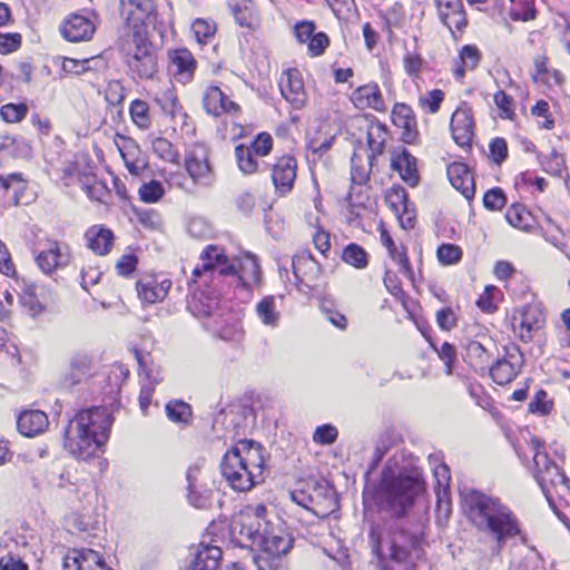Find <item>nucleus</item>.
Here are the masks:
<instances>
[{
    "label": "nucleus",
    "instance_id": "f8f14e48",
    "mask_svg": "<svg viewBox=\"0 0 570 570\" xmlns=\"http://www.w3.org/2000/svg\"><path fill=\"white\" fill-rule=\"evenodd\" d=\"M514 332L523 342H529L533 333L542 328L546 314L539 304H525L515 309L512 316Z\"/></svg>",
    "mask_w": 570,
    "mask_h": 570
},
{
    "label": "nucleus",
    "instance_id": "f704fd0d",
    "mask_svg": "<svg viewBox=\"0 0 570 570\" xmlns=\"http://www.w3.org/2000/svg\"><path fill=\"white\" fill-rule=\"evenodd\" d=\"M465 353L470 365L478 372L484 373L491 362L490 351L478 341H469L465 345Z\"/></svg>",
    "mask_w": 570,
    "mask_h": 570
},
{
    "label": "nucleus",
    "instance_id": "4468645a",
    "mask_svg": "<svg viewBox=\"0 0 570 570\" xmlns=\"http://www.w3.org/2000/svg\"><path fill=\"white\" fill-rule=\"evenodd\" d=\"M69 262V247L57 240H48L46 248L36 256L37 266L47 275L52 274L58 268L67 266Z\"/></svg>",
    "mask_w": 570,
    "mask_h": 570
},
{
    "label": "nucleus",
    "instance_id": "6e6552de",
    "mask_svg": "<svg viewBox=\"0 0 570 570\" xmlns=\"http://www.w3.org/2000/svg\"><path fill=\"white\" fill-rule=\"evenodd\" d=\"M120 50L125 53L124 61L131 78L151 79L158 70V59L145 32L122 37Z\"/></svg>",
    "mask_w": 570,
    "mask_h": 570
},
{
    "label": "nucleus",
    "instance_id": "f03ea898",
    "mask_svg": "<svg viewBox=\"0 0 570 570\" xmlns=\"http://www.w3.org/2000/svg\"><path fill=\"white\" fill-rule=\"evenodd\" d=\"M464 507L478 531L494 540L493 551L497 554L501 553L508 540L521 534L519 519L499 498L473 490L465 494Z\"/></svg>",
    "mask_w": 570,
    "mask_h": 570
},
{
    "label": "nucleus",
    "instance_id": "b1692460",
    "mask_svg": "<svg viewBox=\"0 0 570 570\" xmlns=\"http://www.w3.org/2000/svg\"><path fill=\"white\" fill-rule=\"evenodd\" d=\"M91 358L83 353H77L70 361V366L63 375L62 384L66 387L78 385L91 376Z\"/></svg>",
    "mask_w": 570,
    "mask_h": 570
},
{
    "label": "nucleus",
    "instance_id": "c85d7f7f",
    "mask_svg": "<svg viewBox=\"0 0 570 570\" xmlns=\"http://www.w3.org/2000/svg\"><path fill=\"white\" fill-rule=\"evenodd\" d=\"M48 416L40 410L23 411L17 419L18 431L24 436H35L48 426Z\"/></svg>",
    "mask_w": 570,
    "mask_h": 570
},
{
    "label": "nucleus",
    "instance_id": "f257e3e1",
    "mask_svg": "<svg viewBox=\"0 0 570 570\" xmlns=\"http://www.w3.org/2000/svg\"><path fill=\"white\" fill-rule=\"evenodd\" d=\"M232 540L240 548H257L271 557L286 554L293 539L274 513L268 514L264 504L246 505L229 523Z\"/></svg>",
    "mask_w": 570,
    "mask_h": 570
},
{
    "label": "nucleus",
    "instance_id": "09e8293b",
    "mask_svg": "<svg viewBox=\"0 0 570 570\" xmlns=\"http://www.w3.org/2000/svg\"><path fill=\"white\" fill-rule=\"evenodd\" d=\"M28 114V106L23 102L20 104H6L0 108V116L3 121L8 124H17L26 118Z\"/></svg>",
    "mask_w": 570,
    "mask_h": 570
},
{
    "label": "nucleus",
    "instance_id": "f3484780",
    "mask_svg": "<svg viewBox=\"0 0 570 570\" xmlns=\"http://www.w3.org/2000/svg\"><path fill=\"white\" fill-rule=\"evenodd\" d=\"M440 21L454 36V30L463 31L468 24L462 0H434Z\"/></svg>",
    "mask_w": 570,
    "mask_h": 570
},
{
    "label": "nucleus",
    "instance_id": "774afa93",
    "mask_svg": "<svg viewBox=\"0 0 570 570\" xmlns=\"http://www.w3.org/2000/svg\"><path fill=\"white\" fill-rule=\"evenodd\" d=\"M21 46L20 33H0V53L7 55Z\"/></svg>",
    "mask_w": 570,
    "mask_h": 570
},
{
    "label": "nucleus",
    "instance_id": "de8ad7c7",
    "mask_svg": "<svg viewBox=\"0 0 570 570\" xmlns=\"http://www.w3.org/2000/svg\"><path fill=\"white\" fill-rule=\"evenodd\" d=\"M322 489H315L314 494L306 493L303 490H295L291 492V498L293 502L297 505L311 510L314 514H326L325 511H320L317 508V503L315 502L316 497L321 494Z\"/></svg>",
    "mask_w": 570,
    "mask_h": 570
},
{
    "label": "nucleus",
    "instance_id": "7c9ffc66",
    "mask_svg": "<svg viewBox=\"0 0 570 570\" xmlns=\"http://www.w3.org/2000/svg\"><path fill=\"white\" fill-rule=\"evenodd\" d=\"M513 356L509 358L503 357L497 360L492 365H489V371L493 382L499 385H504L512 382L520 371V364L514 362Z\"/></svg>",
    "mask_w": 570,
    "mask_h": 570
},
{
    "label": "nucleus",
    "instance_id": "49530a36",
    "mask_svg": "<svg viewBox=\"0 0 570 570\" xmlns=\"http://www.w3.org/2000/svg\"><path fill=\"white\" fill-rule=\"evenodd\" d=\"M166 414L173 422L187 423L191 417V407L183 401L173 400L166 404Z\"/></svg>",
    "mask_w": 570,
    "mask_h": 570
},
{
    "label": "nucleus",
    "instance_id": "a18cd8bd",
    "mask_svg": "<svg viewBox=\"0 0 570 570\" xmlns=\"http://www.w3.org/2000/svg\"><path fill=\"white\" fill-rule=\"evenodd\" d=\"M342 259L346 264L352 265L358 269L365 268L367 266L366 252L355 243H352L344 248Z\"/></svg>",
    "mask_w": 570,
    "mask_h": 570
},
{
    "label": "nucleus",
    "instance_id": "4c0bfd02",
    "mask_svg": "<svg viewBox=\"0 0 570 570\" xmlns=\"http://www.w3.org/2000/svg\"><path fill=\"white\" fill-rule=\"evenodd\" d=\"M256 314L267 326H276L279 320V313L276 311L275 297L266 296L256 305Z\"/></svg>",
    "mask_w": 570,
    "mask_h": 570
},
{
    "label": "nucleus",
    "instance_id": "3c124183",
    "mask_svg": "<svg viewBox=\"0 0 570 570\" xmlns=\"http://www.w3.org/2000/svg\"><path fill=\"white\" fill-rule=\"evenodd\" d=\"M553 407V402L548 399L544 390H539L529 403V412L546 416L550 414Z\"/></svg>",
    "mask_w": 570,
    "mask_h": 570
},
{
    "label": "nucleus",
    "instance_id": "680f3d73",
    "mask_svg": "<svg viewBox=\"0 0 570 570\" xmlns=\"http://www.w3.org/2000/svg\"><path fill=\"white\" fill-rule=\"evenodd\" d=\"M443 98V91L434 89L429 91L426 96L420 97L419 102L423 108H428L431 114H435L440 109Z\"/></svg>",
    "mask_w": 570,
    "mask_h": 570
},
{
    "label": "nucleus",
    "instance_id": "79ce46f5",
    "mask_svg": "<svg viewBox=\"0 0 570 570\" xmlns=\"http://www.w3.org/2000/svg\"><path fill=\"white\" fill-rule=\"evenodd\" d=\"M130 117L136 126L140 129H147L151 125V117L149 114V106L146 101L135 99L129 108Z\"/></svg>",
    "mask_w": 570,
    "mask_h": 570
},
{
    "label": "nucleus",
    "instance_id": "58836bf2",
    "mask_svg": "<svg viewBox=\"0 0 570 570\" xmlns=\"http://www.w3.org/2000/svg\"><path fill=\"white\" fill-rule=\"evenodd\" d=\"M252 148L240 144L235 148V157L239 169L244 174H254L258 170L257 157Z\"/></svg>",
    "mask_w": 570,
    "mask_h": 570
},
{
    "label": "nucleus",
    "instance_id": "338daca9",
    "mask_svg": "<svg viewBox=\"0 0 570 570\" xmlns=\"http://www.w3.org/2000/svg\"><path fill=\"white\" fill-rule=\"evenodd\" d=\"M321 308L326 315L327 321L331 322L335 327L344 330L347 326V320L345 315L333 309L330 302H323Z\"/></svg>",
    "mask_w": 570,
    "mask_h": 570
},
{
    "label": "nucleus",
    "instance_id": "4d7b16f0",
    "mask_svg": "<svg viewBox=\"0 0 570 570\" xmlns=\"http://www.w3.org/2000/svg\"><path fill=\"white\" fill-rule=\"evenodd\" d=\"M92 61V58L90 59H72V58H63L61 68L66 73L70 75H82L86 71L90 70V62Z\"/></svg>",
    "mask_w": 570,
    "mask_h": 570
},
{
    "label": "nucleus",
    "instance_id": "9d476101",
    "mask_svg": "<svg viewBox=\"0 0 570 570\" xmlns=\"http://www.w3.org/2000/svg\"><path fill=\"white\" fill-rule=\"evenodd\" d=\"M185 169L194 185H212L213 169L208 160V150L204 145L194 144L186 150Z\"/></svg>",
    "mask_w": 570,
    "mask_h": 570
},
{
    "label": "nucleus",
    "instance_id": "13d9d810",
    "mask_svg": "<svg viewBox=\"0 0 570 570\" xmlns=\"http://www.w3.org/2000/svg\"><path fill=\"white\" fill-rule=\"evenodd\" d=\"M490 157L497 165L502 164L508 157V144L504 138L497 137L489 145Z\"/></svg>",
    "mask_w": 570,
    "mask_h": 570
},
{
    "label": "nucleus",
    "instance_id": "ea45409f",
    "mask_svg": "<svg viewBox=\"0 0 570 570\" xmlns=\"http://www.w3.org/2000/svg\"><path fill=\"white\" fill-rule=\"evenodd\" d=\"M191 30L196 41L200 46H204L213 42L216 33V24L212 20L198 18L191 23Z\"/></svg>",
    "mask_w": 570,
    "mask_h": 570
},
{
    "label": "nucleus",
    "instance_id": "a211bd4d",
    "mask_svg": "<svg viewBox=\"0 0 570 570\" xmlns=\"http://www.w3.org/2000/svg\"><path fill=\"white\" fill-rule=\"evenodd\" d=\"M108 566L104 557L92 549L70 550L63 558L62 570H102Z\"/></svg>",
    "mask_w": 570,
    "mask_h": 570
},
{
    "label": "nucleus",
    "instance_id": "39448f33",
    "mask_svg": "<svg viewBox=\"0 0 570 570\" xmlns=\"http://www.w3.org/2000/svg\"><path fill=\"white\" fill-rule=\"evenodd\" d=\"M262 445L253 440H239L223 456L220 472L236 491H248L262 473L264 458Z\"/></svg>",
    "mask_w": 570,
    "mask_h": 570
},
{
    "label": "nucleus",
    "instance_id": "69168bd1",
    "mask_svg": "<svg viewBox=\"0 0 570 570\" xmlns=\"http://www.w3.org/2000/svg\"><path fill=\"white\" fill-rule=\"evenodd\" d=\"M439 357L444 362L445 365V374L451 375L453 373V366L456 358L455 347L449 343L444 342L441 345V348L438 351Z\"/></svg>",
    "mask_w": 570,
    "mask_h": 570
},
{
    "label": "nucleus",
    "instance_id": "412c9836",
    "mask_svg": "<svg viewBox=\"0 0 570 570\" xmlns=\"http://www.w3.org/2000/svg\"><path fill=\"white\" fill-rule=\"evenodd\" d=\"M292 268L296 281L307 286H313L322 274L321 265L305 250L293 257Z\"/></svg>",
    "mask_w": 570,
    "mask_h": 570
},
{
    "label": "nucleus",
    "instance_id": "e433bc0d",
    "mask_svg": "<svg viewBox=\"0 0 570 570\" xmlns=\"http://www.w3.org/2000/svg\"><path fill=\"white\" fill-rule=\"evenodd\" d=\"M374 159L366 157L363 160L357 154L351 158V180L353 184L363 185L370 179L371 170L374 166Z\"/></svg>",
    "mask_w": 570,
    "mask_h": 570
},
{
    "label": "nucleus",
    "instance_id": "864d4df0",
    "mask_svg": "<svg viewBox=\"0 0 570 570\" xmlns=\"http://www.w3.org/2000/svg\"><path fill=\"white\" fill-rule=\"evenodd\" d=\"M436 255L441 264L451 265L461 259L462 250L456 245L443 244L438 248Z\"/></svg>",
    "mask_w": 570,
    "mask_h": 570
},
{
    "label": "nucleus",
    "instance_id": "c756f323",
    "mask_svg": "<svg viewBox=\"0 0 570 570\" xmlns=\"http://www.w3.org/2000/svg\"><path fill=\"white\" fill-rule=\"evenodd\" d=\"M391 166L396 170L401 178L411 187L419 183V174L416 168V158L412 156L406 149L396 154L391 159Z\"/></svg>",
    "mask_w": 570,
    "mask_h": 570
},
{
    "label": "nucleus",
    "instance_id": "5701e85b",
    "mask_svg": "<svg viewBox=\"0 0 570 570\" xmlns=\"http://www.w3.org/2000/svg\"><path fill=\"white\" fill-rule=\"evenodd\" d=\"M393 124L403 129V140L412 144L416 140L417 124L412 108L406 104H395L391 115Z\"/></svg>",
    "mask_w": 570,
    "mask_h": 570
},
{
    "label": "nucleus",
    "instance_id": "2f4dec72",
    "mask_svg": "<svg viewBox=\"0 0 570 570\" xmlns=\"http://www.w3.org/2000/svg\"><path fill=\"white\" fill-rule=\"evenodd\" d=\"M19 301L21 306L31 315L37 316L45 311V305L39 297V287L27 281L19 284Z\"/></svg>",
    "mask_w": 570,
    "mask_h": 570
},
{
    "label": "nucleus",
    "instance_id": "1a4fd4ad",
    "mask_svg": "<svg viewBox=\"0 0 570 570\" xmlns=\"http://www.w3.org/2000/svg\"><path fill=\"white\" fill-rule=\"evenodd\" d=\"M530 446L533 452L534 478L559 520L568 524V518L561 513L553 503L549 494V487L557 488L563 485L570 489V480L567 478L563 470L549 459L548 453L544 451V445L538 438L533 436L531 439Z\"/></svg>",
    "mask_w": 570,
    "mask_h": 570
},
{
    "label": "nucleus",
    "instance_id": "bb28decb",
    "mask_svg": "<svg viewBox=\"0 0 570 570\" xmlns=\"http://www.w3.org/2000/svg\"><path fill=\"white\" fill-rule=\"evenodd\" d=\"M223 552L216 546H203L197 550L190 563V570H217ZM227 570H245L238 564H233Z\"/></svg>",
    "mask_w": 570,
    "mask_h": 570
},
{
    "label": "nucleus",
    "instance_id": "052dcab7",
    "mask_svg": "<svg viewBox=\"0 0 570 570\" xmlns=\"http://www.w3.org/2000/svg\"><path fill=\"white\" fill-rule=\"evenodd\" d=\"M248 147L252 148L256 155L264 157L272 151L273 138L267 132H261Z\"/></svg>",
    "mask_w": 570,
    "mask_h": 570
},
{
    "label": "nucleus",
    "instance_id": "cd10ccee",
    "mask_svg": "<svg viewBox=\"0 0 570 570\" xmlns=\"http://www.w3.org/2000/svg\"><path fill=\"white\" fill-rule=\"evenodd\" d=\"M169 57L171 66L175 68L176 80L184 83L190 81L197 65L193 53L188 49L181 48L170 51Z\"/></svg>",
    "mask_w": 570,
    "mask_h": 570
},
{
    "label": "nucleus",
    "instance_id": "393cba45",
    "mask_svg": "<svg viewBox=\"0 0 570 570\" xmlns=\"http://www.w3.org/2000/svg\"><path fill=\"white\" fill-rule=\"evenodd\" d=\"M353 104L360 108H371L376 111H384L385 104L379 86L374 82L358 87L352 94Z\"/></svg>",
    "mask_w": 570,
    "mask_h": 570
},
{
    "label": "nucleus",
    "instance_id": "2eb2a0df",
    "mask_svg": "<svg viewBox=\"0 0 570 570\" xmlns=\"http://www.w3.org/2000/svg\"><path fill=\"white\" fill-rule=\"evenodd\" d=\"M203 106L205 111L214 117H220L226 114L236 115L240 111V107L216 85L208 86L205 89Z\"/></svg>",
    "mask_w": 570,
    "mask_h": 570
},
{
    "label": "nucleus",
    "instance_id": "bf43d9fd",
    "mask_svg": "<svg viewBox=\"0 0 570 570\" xmlns=\"http://www.w3.org/2000/svg\"><path fill=\"white\" fill-rule=\"evenodd\" d=\"M544 239L560 249L562 253H567L568 244L566 242V235L557 226L550 225L544 230Z\"/></svg>",
    "mask_w": 570,
    "mask_h": 570
},
{
    "label": "nucleus",
    "instance_id": "603ef678",
    "mask_svg": "<svg viewBox=\"0 0 570 570\" xmlns=\"http://www.w3.org/2000/svg\"><path fill=\"white\" fill-rule=\"evenodd\" d=\"M139 196L144 203H156L164 196V188L160 181L151 180L141 185Z\"/></svg>",
    "mask_w": 570,
    "mask_h": 570
},
{
    "label": "nucleus",
    "instance_id": "a878e982",
    "mask_svg": "<svg viewBox=\"0 0 570 570\" xmlns=\"http://www.w3.org/2000/svg\"><path fill=\"white\" fill-rule=\"evenodd\" d=\"M170 286L171 281L167 278L159 282L154 277H147L137 283V293L142 302L154 304L167 296Z\"/></svg>",
    "mask_w": 570,
    "mask_h": 570
},
{
    "label": "nucleus",
    "instance_id": "0eeeda50",
    "mask_svg": "<svg viewBox=\"0 0 570 570\" xmlns=\"http://www.w3.org/2000/svg\"><path fill=\"white\" fill-rule=\"evenodd\" d=\"M202 267H195L194 276H199L202 272H210L212 278L230 277V285L248 287L250 283H258L261 277L259 265L256 259L248 258L238 272L233 264L227 263V256L224 249L215 245H208L200 254Z\"/></svg>",
    "mask_w": 570,
    "mask_h": 570
},
{
    "label": "nucleus",
    "instance_id": "20e7f679",
    "mask_svg": "<svg viewBox=\"0 0 570 570\" xmlns=\"http://www.w3.org/2000/svg\"><path fill=\"white\" fill-rule=\"evenodd\" d=\"M423 491L424 482L419 471H401L394 469L389 461L376 491L377 505L391 517L401 518Z\"/></svg>",
    "mask_w": 570,
    "mask_h": 570
},
{
    "label": "nucleus",
    "instance_id": "423d86ee",
    "mask_svg": "<svg viewBox=\"0 0 570 570\" xmlns=\"http://www.w3.org/2000/svg\"><path fill=\"white\" fill-rule=\"evenodd\" d=\"M384 530L372 525L368 532V544L382 566V570H411L414 554L421 549V535L406 530L394 532L384 546Z\"/></svg>",
    "mask_w": 570,
    "mask_h": 570
},
{
    "label": "nucleus",
    "instance_id": "72a5a7b5",
    "mask_svg": "<svg viewBox=\"0 0 570 570\" xmlns=\"http://www.w3.org/2000/svg\"><path fill=\"white\" fill-rule=\"evenodd\" d=\"M482 53L475 45H464L459 51V59L454 76L462 79L468 70H474L480 61Z\"/></svg>",
    "mask_w": 570,
    "mask_h": 570
},
{
    "label": "nucleus",
    "instance_id": "7ed1b4c3",
    "mask_svg": "<svg viewBox=\"0 0 570 570\" xmlns=\"http://www.w3.org/2000/svg\"><path fill=\"white\" fill-rule=\"evenodd\" d=\"M112 415L106 406L80 410L65 429L63 448L76 459L94 458L109 439Z\"/></svg>",
    "mask_w": 570,
    "mask_h": 570
},
{
    "label": "nucleus",
    "instance_id": "6e6d98bb",
    "mask_svg": "<svg viewBox=\"0 0 570 570\" xmlns=\"http://www.w3.org/2000/svg\"><path fill=\"white\" fill-rule=\"evenodd\" d=\"M505 195L499 187L488 190L483 196V205L490 210H500L505 205Z\"/></svg>",
    "mask_w": 570,
    "mask_h": 570
},
{
    "label": "nucleus",
    "instance_id": "c03bdc74",
    "mask_svg": "<svg viewBox=\"0 0 570 570\" xmlns=\"http://www.w3.org/2000/svg\"><path fill=\"white\" fill-rule=\"evenodd\" d=\"M187 500L196 509L208 510L213 507L212 490H202L199 485L187 489Z\"/></svg>",
    "mask_w": 570,
    "mask_h": 570
},
{
    "label": "nucleus",
    "instance_id": "9b49d317",
    "mask_svg": "<svg viewBox=\"0 0 570 570\" xmlns=\"http://www.w3.org/2000/svg\"><path fill=\"white\" fill-rule=\"evenodd\" d=\"M154 11L151 0H121L120 14L124 19L122 37L144 32V26Z\"/></svg>",
    "mask_w": 570,
    "mask_h": 570
},
{
    "label": "nucleus",
    "instance_id": "473e14b6",
    "mask_svg": "<svg viewBox=\"0 0 570 570\" xmlns=\"http://www.w3.org/2000/svg\"><path fill=\"white\" fill-rule=\"evenodd\" d=\"M85 237L89 248L98 255L108 254L114 244L112 232L100 226L90 227L86 232Z\"/></svg>",
    "mask_w": 570,
    "mask_h": 570
},
{
    "label": "nucleus",
    "instance_id": "aec40b11",
    "mask_svg": "<svg viewBox=\"0 0 570 570\" xmlns=\"http://www.w3.org/2000/svg\"><path fill=\"white\" fill-rule=\"evenodd\" d=\"M96 27L94 22L81 16L70 14L60 26L62 37L70 42H79L91 39Z\"/></svg>",
    "mask_w": 570,
    "mask_h": 570
},
{
    "label": "nucleus",
    "instance_id": "a19ab883",
    "mask_svg": "<svg viewBox=\"0 0 570 570\" xmlns=\"http://www.w3.org/2000/svg\"><path fill=\"white\" fill-rule=\"evenodd\" d=\"M509 16L514 21H530L535 18V8L532 0H511Z\"/></svg>",
    "mask_w": 570,
    "mask_h": 570
},
{
    "label": "nucleus",
    "instance_id": "0e129e2a",
    "mask_svg": "<svg viewBox=\"0 0 570 570\" xmlns=\"http://www.w3.org/2000/svg\"><path fill=\"white\" fill-rule=\"evenodd\" d=\"M436 323L442 331H451L458 324L455 312L451 307H444L436 312Z\"/></svg>",
    "mask_w": 570,
    "mask_h": 570
},
{
    "label": "nucleus",
    "instance_id": "37998d69",
    "mask_svg": "<svg viewBox=\"0 0 570 570\" xmlns=\"http://www.w3.org/2000/svg\"><path fill=\"white\" fill-rule=\"evenodd\" d=\"M154 153L163 160L178 165L180 155L174 145L164 137H158L153 140Z\"/></svg>",
    "mask_w": 570,
    "mask_h": 570
},
{
    "label": "nucleus",
    "instance_id": "8fccbe9b",
    "mask_svg": "<svg viewBox=\"0 0 570 570\" xmlns=\"http://www.w3.org/2000/svg\"><path fill=\"white\" fill-rule=\"evenodd\" d=\"M508 223L519 229L529 227L530 214L521 205L513 204L505 213Z\"/></svg>",
    "mask_w": 570,
    "mask_h": 570
},
{
    "label": "nucleus",
    "instance_id": "4be33fe9",
    "mask_svg": "<svg viewBox=\"0 0 570 570\" xmlns=\"http://www.w3.org/2000/svg\"><path fill=\"white\" fill-rule=\"evenodd\" d=\"M446 175L451 185L466 199H471L474 196V178L466 164L459 161L450 164Z\"/></svg>",
    "mask_w": 570,
    "mask_h": 570
},
{
    "label": "nucleus",
    "instance_id": "c9c22d12",
    "mask_svg": "<svg viewBox=\"0 0 570 570\" xmlns=\"http://www.w3.org/2000/svg\"><path fill=\"white\" fill-rule=\"evenodd\" d=\"M387 131L385 127L377 122L376 125H372L367 131V145L370 148V154L367 157L370 159H376V156L382 155L385 147Z\"/></svg>",
    "mask_w": 570,
    "mask_h": 570
},
{
    "label": "nucleus",
    "instance_id": "5fc2aeb1",
    "mask_svg": "<svg viewBox=\"0 0 570 570\" xmlns=\"http://www.w3.org/2000/svg\"><path fill=\"white\" fill-rule=\"evenodd\" d=\"M338 436L337 429L332 424H323L316 428L313 434V441L317 444L330 445L333 444Z\"/></svg>",
    "mask_w": 570,
    "mask_h": 570
},
{
    "label": "nucleus",
    "instance_id": "dca6fc26",
    "mask_svg": "<svg viewBox=\"0 0 570 570\" xmlns=\"http://www.w3.org/2000/svg\"><path fill=\"white\" fill-rule=\"evenodd\" d=\"M278 87L283 98L294 109H302L306 102V94L301 72L297 69H288L281 75Z\"/></svg>",
    "mask_w": 570,
    "mask_h": 570
},
{
    "label": "nucleus",
    "instance_id": "e2e57ef3",
    "mask_svg": "<svg viewBox=\"0 0 570 570\" xmlns=\"http://www.w3.org/2000/svg\"><path fill=\"white\" fill-rule=\"evenodd\" d=\"M136 358L139 364L140 375L148 381L147 385L153 387L161 381V376L158 370L149 368L147 366V360L140 353L136 352Z\"/></svg>",
    "mask_w": 570,
    "mask_h": 570
},
{
    "label": "nucleus",
    "instance_id": "6ab92c4d",
    "mask_svg": "<svg viewBox=\"0 0 570 570\" xmlns=\"http://www.w3.org/2000/svg\"><path fill=\"white\" fill-rule=\"evenodd\" d=\"M297 161L291 155L277 158L273 165L272 179L278 194L285 195L293 189L296 179Z\"/></svg>",
    "mask_w": 570,
    "mask_h": 570
},
{
    "label": "nucleus",
    "instance_id": "ddd939ff",
    "mask_svg": "<svg viewBox=\"0 0 570 570\" xmlns=\"http://www.w3.org/2000/svg\"><path fill=\"white\" fill-rule=\"evenodd\" d=\"M450 128L460 147H470L474 137V119L471 107L462 102L451 117Z\"/></svg>",
    "mask_w": 570,
    "mask_h": 570
}]
</instances>
